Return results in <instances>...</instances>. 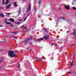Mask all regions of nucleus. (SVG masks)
I'll list each match as a JSON object with an SVG mask.
<instances>
[{
	"label": "nucleus",
	"instance_id": "nucleus-1",
	"mask_svg": "<svg viewBox=\"0 0 76 76\" xmlns=\"http://www.w3.org/2000/svg\"><path fill=\"white\" fill-rule=\"evenodd\" d=\"M13 51L11 50H9L8 53L9 56L10 57H17L18 56L16 55V54L14 53Z\"/></svg>",
	"mask_w": 76,
	"mask_h": 76
},
{
	"label": "nucleus",
	"instance_id": "nucleus-2",
	"mask_svg": "<svg viewBox=\"0 0 76 76\" xmlns=\"http://www.w3.org/2000/svg\"><path fill=\"white\" fill-rule=\"evenodd\" d=\"M73 36H75V37H76V29H74L73 33Z\"/></svg>",
	"mask_w": 76,
	"mask_h": 76
},
{
	"label": "nucleus",
	"instance_id": "nucleus-3",
	"mask_svg": "<svg viewBox=\"0 0 76 76\" xmlns=\"http://www.w3.org/2000/svg\"><path fill=\"white\" fill-rule=\"evenodd\" d=\"M8 20H7V19H5V23H7V24H8V25L9 24H11V23H10L8 22Z\"/></svg>",
	"mask_w": 76,
	"mask_h": 76
},
{
	"label": "nucleus",
	"instance_id": "nucleus-4",
	"mask_svg": "<svg viewBox=\"0 0 76 76\" xmlns=\"http://www.w3.org/2000/svg\"><path fill=\"white\" fill-rule=\"evenodd\" d=\"M4 60L3 58L0 57V63H2V62Z\"/></svg>",
	"mask_w": 76,
	"mask_h": 76
},
{
	"label": "nucleus",
	"instance_id": "nucleus-5",
	"mask_svg": "<svg viewBox=\"0 0 76 76\" xmlns=\"http://www.w3.org/2000/svg\"><path fill=\"white\" fill-rule=\"evenodd\" d=\"M30 8H31V7L30 6V4H29L28 7V8L27 10V12H28L29 10H31Z\"/></svg>",
	"mask_w": 76,
	"mask_h": 76
},
{
	"label": "nucleus",
	"instance_id": "nucleus-6",
	"mask_svg": "<svg viewBox=\"0 0 76 76\" xmlns=\"http://www.w3.org/2000/svg\"><path fill=\"white\" fill-rule=\"evenodd\" d=\"M49 36H48L47 35L46 36H45L43 37V38L45 39H48V38Z\"/></svg>",
	"mask_w": 76,
	"mask_h": 76
},
{
	"label": "nucleus",
	"instance_id": "nucleus-7",
	"mask_svg": "<svg viewBox=\"0 0 76 76\" xmlns=\"http://www.w3.org/2000/svg\"><path fill=\"white\" fill-rule=\"evenodd\" d=\"M13 4H14V6L15 7H17L18 5L16 4L17 3L16 2H13Z\"/></svg>",
	"mask_w": 76,
	"mask_h": 76
},
{
	"label": "nucleus",
	"instance_id": "nucleus-8",
	"mask_svg": "<svg viewBox=\"0 0 76 76\" xmlns=\"http://www.w3.org/2000/svg\"><path fill=\"white\" fill-rule=\"evenodd\" d=\"M65 8H66V9H69V5H67L65 7Z\"/></svg>",
	"mask_w": 76,
	"mask_h": 76
},
{
	"label": "nucleus",
	"instance_id": "nucleus-9",
	"mask_svg": "<svg viewBox=\"0 0 76 76\" xmlns=\"http://www.w3.org/2000/svg\"><path fill=\"white\" fill-rule=\"evenodd\" d=\"M60 19H63V20H65L66 18L63 16H61L60 17Z\"/></svg>",
	"mask_w": 76,
	"mask_h": 76
},
{
	"label": "nucleus",
	"instance_id": "nucleus-10",
	"mask_svg": "<svg viewBox=\"0 0 76 76\" xmlns=\"http://www.w3.org/2000/svg\"><path fill=\"white\" fill-rule=\"evenodd\" d=\"M10 22H14V19L11 18H10Z\"/></svg>",
	"mask_w": 76,
	"mask_h": 76
},
{
	"label": "nucleus",
	"instance_id": "nucleus-11",
	"mask_svg": "<svg viewBox=\"0 0 76 76\" xmlns=\"http://www.w3.org/2000/svg\"><path fill=\"white\" fill-rule=\"evenodd\" d=\"M10 6H11V5L10 4V5H8L7 6H6L7 9H9V8L10 7Z\"/></svg>",
	"mask_w": 76,
	"mask_h": 76
},
{
	"label": "nucleus",
	"instance_id": "nucleus-12",
	"mask_svg": "<svg viewBox=\"0 0 76 76\" xmlns=\"http://www.w3.org/2000/svg\"><path fill=\"white\" fill-rule=\"evenodd\" d=\"M7 2L5 3V5H7V3H8L9 2V0H6Z\"/></svg>",
	"mask_w": 76,
	"mask_h": 76
},
{
	"label": "nucleus",
	"instance_id": "nucleus-13",
	"mask_svg": "<svg viewBox=\"0 0 76 76\" xmlns=\"http://www.w3.org/2000/svg\"><path fill=\"white\" fill-rule=\"evenodd\" d=\"M43 40V38H41L39 40H37V41H42Z\"/></svg>",
	"mask_w": 76,
	"mask_h": 76
},
{
	"label": "nucleus",
	"instance_id": "nucleus-14",
	"mask_svg": "<svg viewBox=\"0 0 76 76\" xmlns=\"http://www.w3.org/2000/svg\"><path fill=\"white\" fill-rule=\"evenodd\" d=\"M0 16H1V17H3L4 16V15L3 14L1 13L0 14Z\"/></svg>",
	"mask_w": 76,
	"mask_h": 76
},
{
	"label": "nucleus",
	"instance_id": "nucleus-15",
	"mask_svg": "<svg viewBox=\"0 0 76 76\" xmlns=\"http://www.w3.org/2000/svg\"><path fill=\"white\" fill-rule=\"evenodd\" d=\"M0 68L1 69H4L5 68V66H1Z\"/></svg>",
	"mask_w": 76,
	"mask_h": 76
},
{
	"label": "nucleus",
	"instance_id": "nucleus-16",
	"mask_svg": "<svg viewBox=\"0 0 76 76\" xmlns=\"http://www.w3.org/2000/svg\"><path fill=\"white\" fill-rule=\"evenodd\" d=\"M38 1H39V4H41V0H38Z\"/></svg>",
	"mask_w": 76,
	"mask_h": 76
},
{
	"label": "nucleus",
	"instance_id": "nucleus-17",
	"mask_svg": "<svg viewBox=\"0 0 76 76\" xmlns=\"http://www.w3.org/2000/svg\"><path fill=\"white\" fill-rule=\"evenodd\" d=\"M74 61H73L71 63L70 65L72 66H73V63Z\"/></svg>",
	"mask_w": 76,
	"mask_h": 76
},
{
	"label": "nucleus",
	"instance_id": "nucleus-18",
	"mask_svg": "<svg viewBox=\"0 0 76 76\" xmlns=\"http://www.w3.org/2000/svg\"><path fill=\"white\" fill-rule=\"evenodd\" d=\"M18 15H20V9H19V11L18 12Z\"/></svg>",
	"mask_w": 76,
	"mask_h": 76
},
{
	"label": "nucleus",
	"instance_id": "nucleus-19",
	"mask_svg": "<svg viewBox=\"0 0 76 76\" xmlns=\"http://www.w3.org/2000/svg\"><path fill=\"white\" fill-rule=\"evenodd\" d=\"M72 9H73V10H76V8L75 7H73V8H72Z\"/></svg>",
	"mask_w": 76,
	"mask_h": 76
},
{
	"label": "nucleus",
	"instance_id": "nucleus-20",
	"mask_svg": "<svg viewBox=\"0 0 76 76\" xmlns=\"http://www.w3.org/2000/svg\"><path fill=\"white\" fill-rule=\"evenodd\" d=\"M76 45L75 44H73L72 45V46L73 47H75V46Z\"/></svg>",
	"mask_w": 76,
	"mask_h": 76
},
{
	"label": "nucleus",
	"instance_id": "nucleus-21",
	"mask_svg": "<svg viewBox=\"0 0 76 76\" xmlns=\"http://www.w3.org/2000/svg\"><path fill=\"white\" fill-rule=\"evenodd\" d=\"M4 4V0H3L2 4Z\"/></svg>",
	"mask_w": 76,
	"mask_h": 76
},
{
	"label": "nucleus",
	"instance_id": "nucleus-22",
	"mask_svg": "<svg viewBox=\"0 0 76 76\" xmlns=\"http://www.w3.org/2000/svg\"><path fill=\"white\" fill-rule=\"evenodd\" d=\"M6 14L8 15H10V13H6Z\"/></svg>",
	"mask_w": 76,
	"mask_h": 76
},
{
	"label": "nucleus",
	"instance_id": "nucleus-23",
	"mask_svg": "<svg viewBox=\"0 0 76 76\" xmlns=\"http://www.w3.org/2000/svg\"><path fill=\"white\" fill-rule=\"evenodd\" d=\"M26 19V18L25 19H24L23 21H25Z\"/></svg>",
	"mask_w": 76,
	"mask_h": 76
},
{
	"label": "nucleus",
	"instance_id": "nucleus-24",
	"mask_svg": "<svg viewBox=\"0 0 76 76\" xmlns=\"http://www.w3.org/2000/svg\"><path fill=\"white\" fill-rule=\"evenodd\" d=\"M44 31H45V32H47V30H46V29H44Z\"/></svg>",
	"mask_w": 76,
	"mask_h": 76
},
{
	"label": "nucleus",
	"instance_id": "nucleus-25",
	"mask_svg": "<svg viewBox=\"0 0 76 76\" xmlns=\"http://www.w3.org/2000/svg\"><path fill=\"white\" fill-rule=\"evenodd\" d=\"M12 33H13V34H16V31H15L14 32H12Z\"/></svg>",
	"mask_w": 76,
	"mask_h": 76
},
{
	"label": "nucleus",
	"instance_id": "nucleus-26",
	"mask_svg": "<svg viewBox=\"0 0 76 76\" xmlns=\"http://www.w3.org/2000/svg\"><path fill=\"white\" fill-rule=\"evenodd\" d=\"M15 23L16 24H19L20 23Z\"/></svg>",
	"mask_w": 76,
	"mask_h": 76
},
{
	"label": "nucleus",
	"instance_id": "nucleus-27",
	"mask_svg": "<svg viewBox=\"0 0 76 76\" xmlns=\"http://www.w3.org/2000/svg\"><path fill=\"white\" fill-rule=\"evenodd\" d=\"M24 26V25H23L22 26H21V27L22 28H23Z\"/></svg>",
	"mask_w": 76,
	"mask_h": 76
},
{
	"label": "nucleus",
	"instance_id": "nucleus-28",
	"mask_svg": "<svg viewBox=\"0 0 76 76\" xmlns=\"http://www.w3.org/2000/svg\"><path fill=\"white\" fill-rule=\"evenodd\" d=\"M35 59H36L38 61H40V60H39L38 59H37V58H35Z\"/></svg>",
	"mask_w": 76,
	"mask_h": 76
},
{
	"label": "nucleus",
	"instance_id": "nucleus-29",
	"mask_svg": "<svg viewBox=\"0 0 76 76\" xmlns=\"http://www.w3.org/2000/svg\"><path fill=\"white\" fill-rule=\"evenodd\" d=\"M3 9V7H0V9Z\"/></svg>",
	"mask_w": 76,
	"mask_h": 76
},
{
	"label": "nucleus",
	"instance_id": "nucleus-30",
	"mask_svg": "<svg viewBox=\"0 0 76 76\" xmlns=\"http://www.w3.org/2000/svg\"><path fill=\"white\" fill-rule=\"evenodd\" d=\"M13 38H15V39L16 38V37L15 36L13 37Z\"/></svg>",
	"mask_w": 76,
	"mask_h": 76
},
{
	"label": "nucleus",
	"instance_id": "nucleus-31",
	"mask_svg": "<svg viewBox=\"0 0 76 76\" xmlns=\"http://www.w3.org/2000/svg\"><path fill=\"white\" fill-rule=\"evenodd\" d=\"M4 42H6V39H5L3 41Z\"/></svg>",
	"mask_w": 76,
	"mask_h": 76
},
{
	"label": "nucleus",
	"instance_id": "nucleus-32",
	"mask_svg": "<svg viewBox=\"0 0 76 76\" xmlns=\"http://www.w3.org/2000/svg\"><path fill=\"white\" fill-rule=\"evenodd\" d=\"M27 28V27L26 26L24 28V29H26V28Z\"/></svg>",
	"mask_w": 76,
	"mask_h": 76
},
{
	"label": "nucleus",
	"instance_id": "nucleus-33",
	"mask_svg": "<svg viewBox=\"0 0 76 76\" xmlns=\"http://www.w3.org/2000/svg\"><path fill=\"white\" fill-rule=\"evenodd\" d=\"M29 13H28V16H29Z\"/></svg>",
	"mask_w": 76,
	"mask_h": 76
},
{
	"label": "nucleus",
	"instance_id": "nucleus-34",
	"mask_svg": "<svg viewBox=\"0 0 76 76\" xmlns=\"http://www.w3.org/2000/svg\"><path fill=\"white\" fill-rule=\"evenodd\" d=\"M10 26H12L13 25H10Z\"/></svg>",
	"mask_w": 76,
	"mask_h": 76
},
{
	"label": "nucleus",
	"instance_id": "nucleus-35",
	"mask_svg": "<svg viewBox=\"0 0 76 76\" xmlns=\"http://www.w3.org/2000/svg\"><path fill=\"white\" fill-rule=\"evenodd\" d=\"M59 9H61V8H59Z\"/></svg>",
	"mask_w": 76,
	"mask_h": 76
},
{
	"label": "nucleus",
	"instance_id": "nucleus-36",
	"mask_svg": "<svg viewBox=\"0 0 76 76\" xmlns=\"http://www.w3.org/2000/svg\"><path fill=\"white\" fill-rule=\"evenodd\" d=\"M22 20H19V21H21Z\"/></svg>",
	"mask_w": 76,
	"mask_h": 76
},
{
	"label": "nucleus",
	"instance_id": "nucleus-37",
	"mask_svg": "<svg viewBox=\"0 0 76 76\" xmlns=\"http://www.w3.org/2000/svg\"><path fill=\"white\" fill-rule=\"evenodd\" d=\"M75 1V2H76V0H74Z\"/></svg>",
	"mask_w": 76,
	"mask_h": 76
},
{
	"label": "nucleus",
	"instance_id": "nucleus-38",
	"mask_svg": "<svg viewBox=\"0 0 76 76\" xmlns=\"http://www.w3.org/2000/svg\"><path fill=\"white\" fill-rule=\"evenodd\" d=\"M67 20V21H69V20Z\"/></svg>",
	"mask_w": 76,
	"mask_h": 76
},
{
	"label": "nucleus",
	"instance_id": "nucleus-39",
	"mask_svg": "<svg viewBox=\"0 0 76 76\" xmlns=\"http://www.w3.org/2000/svg\"><path fill=\"white\" fill-rule=\"evenodd\" d=\"M55 45H56V46H57V44H55Z\"/></svg>",
	"mask_w": 76,
	"mask_h": 76
},
{
	"label": "nucleus",
	"instance_id": "nucleus-40",
	"mask_svg": "<svg viewBox=\"0 0 76 76\" xmlns=\"http://www.w3.org/2000/svg\"><path fill=\"white\" fill-rule=\"evenodd\" d=\"M54 44H52V45H54Z\"/></svg>",
	"mask_w": 76,
	"mask_h": 76
},
{
	"label": "nucleus",
	"instance_id": "nucleus-41",
	"mask_svg": "<svg viewBox=\"0 0 76 76\" xmlns=\"http://www.w3.org/2000/svg\"><path fill=\"white\" fill-rule=\"evenodd\" d=\"M0 27H1V25H0Z\"/></svg>",
	"mask_w": 76,
	"mask_h": 76
},
{
	"label": "nucleus",
	"instance_id": "nucleus-42",
	"mask_svg": "<svg viewBox=\"0 0 76 76\" xmlns=\"http://www.w3.org/2000/svg\"><path fill=\"white\" fill-rule=\"evenodd\" d=\"M72 4H74V3H73V2H72Z\"/></svg>",
	"mask_w": 76,
	"mask_h": 76
},
{
	"label": "nucleus",
	"instance_id": "nucleus-43",
	"mask_svg": "<svg viewBox=\"0 0 76 76\" xmlns=\"http://www.w3.org/2000/svg\"><path fill=\"white\" fill-rule=\"evenodd\" d=\"M75 15H76V12H75Z\"/></svg>",
	"mask_w": 76,
	"mask_h": 76
},
{
	"label": "nucleus",
	"instance_id": "nucleus-44",
	"mask_svg": "<svg viewBox=\"0 0 76 76\" xmlns=\"http://www.w3.org/2000/svg\"><path fill=\"white\" fill-rule=\"evenodd\" d=\"M69 74H71V73H70V72L69 73Z\"/></svg>",
	"mask_w": 76,
	"mask_h": 76
},
{
	"label": "nucleus",
	"instance_id": "nucleus-45",
	"mask_svg": "<svg viewBox=\"0 0 76 76\" xmlns=\"http://www.w3.org/2000/svg\"><path fill=\"white\" fill-rule=\"evenodd\" d=\"M24 1H26V0H24Z\"/></svg>",
	"mask_w": 76,
	"mask_h": 76
},
{
	"label": "nucleus",
	"instance_id": "nucleus-46",
	"mask_svg": "<svg viewBox=\"0 0 76 76\" xmlns=\"http://www.w3.org/2000/svg\"><path fill=\"white\" fill-rule=\"evenodd\" d=\"M18 67H19V65H18Z\"/></svg>",
	"mask_w": 76,
	"mask_h": 76
},
{
	"label": "nucleus",
	"instance_id": "nucleus-47",
	"mask_svg": "<svg viewBox=\"0 0 76 76\" xmlns=\"http://www.w3.org/2000/svg\"><path fill=\"white\" fill-rule=\"evenodd\" d=\"M52 60H53V59H52Z\"/></svg>",
	"mask_w": 76,
	"mask_h": 76
},
{
	"label": "nucleus",
	"instance_id": "nucleus-48",
	"mask_svg": "<svg viewBox=\"0 0 76 76\" xmlns=\"http://www.w3.org/2000/svg\"><path fill=\"white\" fill-rule=\"evenodd\" d=\"M28 41V40H27L26 41Z\"/></svg>",
	"mask_w": 76,
	"mask_h": 76
},
{
	"label": "nucleus",
	"instance_id": "nucleus-49",
	"mask_svg": "<svg viewBox=\"0 0 76 76\" xmlns=\"http://www.w3.org/2000/svg\"><path fill=\"white\" fill-rule=\"evenodd\" d=\"M31 44H32V43H31Z\"/></svg>",
	"mask_w": 76,
	"mask_h": 76
},
{
	"label": "nucleus",
	"instance_id": "nucleus-50",
	"mask_svg": "<svg viewBox=\"0 0 76 76\" xmlns=\"http://www.w3.org/2000/svg\"><path fill=\"white\" fill-rule=\"evenodd\" d=\"M73 57V58H74V57Z\"/></svg>",
	"mask_w": 76,
	"mask_h": 76
}]
</instances>
